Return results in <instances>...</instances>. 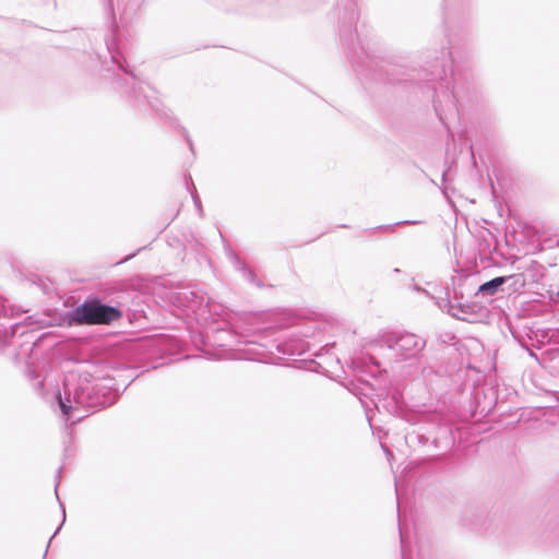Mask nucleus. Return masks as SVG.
Masks as SVG:
<instances>
[{
    "mask_svg": "<svg viewBox=\"0 0 559 559\" xmlns=\"http://www.w3.org/2000/svg\"><path fill=\"white\" fill-rule=\"evenodd\" d=\"M105 43L109 61H104L103 68L107 72H112L116 88L127 95L135 106L147 104L160 117L168 120L170 123L175 122L176 119L170 112L163 108L162 102L156 96V91L147 83L140 81L133 71L129 69L126 57L118 43L116 29H111Z\"/></svg>",
    "mask_w": 559,
    "mask_h": 559,
    "instance_id": "nucleus-1",
    "label": "nucleus"
},
{
    "mask_svg": "<svg viewBox=\"0 0 559 559\" xmlns=\"http://www.w3.org/2000/svg\"><path fill=\"white\" fill-rule=\"evenodd\" d=\"M56 400L62 415L69 420L72 418L71 413H94L111 406L118 400V392L71 372L64 377L62 390L57 391Z\"/></svg>",
    "mask_w": 559,
    "mask_h": 559,
    "instance_id": "nucleus-2",
    "label": "nucleus"
},
{
    "mask_svg": "<svg viewBox=\"0 0 559 559\" xmlns=\"http://www.w3.org/2000/svg\"><path fill=\"white\" fill-rule=\"evenodd\" d=\"M407 421L412 425L421 421L425 424L405 435V442L409 448H427L430 456L439 457L454 445L455 438L452 426L443 423L437 414L411 415Z\"/></svg>",
    "mask_w": 559,
    "mask_h": 559,
    "instance_id": "nucleus-3",
    "label": "nucleus"
},
{
    "mask_svg": "<svg viewBox=\"0 0 559 559\" xmlns=\"http://www.w3.org/2000/svg\"><path fill=\"white\" fill-rule=\"evenodd\" d=\"M460 61L454 56L453 47L441 51V57H436L433 62L427 61V66L420 70L425 81L429 83L428 90L432 92L433 108L439 115L440 99L438 88H445L447 96L456 105L462 97V87L457 83L460 74Z\"/></svg>",
    "mask_w": 559,
    "mask_h": 559,
    "instance_id": "nucleus-4",
    "label": "nucleus"
},
{
    "mask_svg": "<svg viewBox=\"0 0 559 559\" xmlns=\"http://www.w3.org/2000/svg\"><path fill=\"white\" fill-rule=\"evenodd\" d=\"M427 345L424 337L407 331H386L371 343L372 350L383 353L390 360L418 361Z\"/></svg>",
    "mask_w": 559,
    "mask_h": 559,
    "instance_id": "nucleus-5",
    "label": "nucleus"
},
{
    "mask_svg": "<svg viewBox=\"0 0 559 559\" xmlns=\"http://www.w3.org/2000/svg\"><path fill=\"white\" fill-rule=\"evenodd\" d=\"M337 27L342 46L347 50L353 68L359 73L358 67L367 57L364 47L357 41L356 23L358 21L357 0H338Z\"/></svg>",
    "mask_w": 559,
    "mask_h": 559,
    "instance_id": "nucleus-6",
    "label": "nucleus"
},
{
    "mask_svg": "<svg viewBox=\"0 0 559 559\" xmlns=\"http://www.w3.org/2000/svg\"><path fill=\"white\" fill-rule=\"evenodd\" d=\"M67 317L70 325L110 324L122 318V311L119 307L103 302L96 296H90Z\"/></svg>",
    "mask_w": 559,
    "mask_h": 559,
    "instance_id": "nucleus-7",
    "label": "nucleus"
},
{
    "mask_svg": "<svg viewBox=\"0 0 559 559\" xmlns=\"http://www.w3.org/2000/svg\"><path fill=\"white\" fill-rule=\"evenodd\" d=\"M294 330L286 338L275 342V349L280 360H286L294 356H301L310 349L309 342L306 340L313 336L316 324L304 320H297L293 323Z\"/></svg>",
    "mask_w": 559,
    "mask_h": 559,
    "instance_id": "nucleus-8",
    "label": "nucleus"
},
{
    "mask_svg": "<svg viewBox=\"0 0 559 559\" xmlns=\"http://www.w3.org/2000/svg\"><path fill=\"white\" fill-rule=\"evenodd\" d=\"M169 301L186 316L198 312L203 316L210 312L204 294L195 286L187 285L175 288L169 293Z\"/></svg>",
    "mask_w": 559,
    "mask_h": 559,
    "instance_id": "nucleus-9",
    "label": "nucleus"
},
{
    "mask_svg": "<svg viewBox=\"0 0 559 559\" xmlns=\"http://www.w3.org/2000/svg\"><path fill=\"white\" fill-rule=\"evenodd\" d=\"M437 305L440 310L447 312L451 317L462 320L468 321L469 317L476 313V304L464 302V300L453 299L447 293L445 297L439 298Z\"/></svg>",
    "mask_w": 559,
    "mask_h": 559,
    "instance_id": "nucleus-10",
    "label": "nucleus"
},
{
    "mask_svg": "<svg viewBox=\"0 0 559 559\" xmlns=\"http://www.w3.org/2000/svg\"><path fill=\"white\" fill-rule=\"evenodd\" d=\"M8 312L9 310L5 306V299L0 296V354L5 352V348L10 345L11 338L17 333V331L24 328L22 322H10Z\"/></svg>",
    "mask_w": 559,
    "mask_h": 559,
    "instance_id": "nucleus-11",
    "label": "nucleus"
},
{
    "mask_svg": "<svg viewBox=\"0 0 559 559\" xmlns=\"http://www.w3.org/2000/svg\"><path fill=\"white\" fill-rule=\"evenodd\" d=\"M453 299L464 300L465 297H478L476 295V276L473 274H463L452 277Z\"/></svg>",
    "mask_w": 559,
    "mask_h": 559,
    "instance_id": "nucleus-12",
    "label": "nucleus"
},
{
    "mask_svg": "<svg viewBox=\"0 0 559 559\" xmlns=\"http://www.w3.org/2000/svg\"><path fill=\"white\" fill-rule=\"evenodd\" d=\"M228 258L235 270L238 271L248 283L259 288L264 287V284L258 278L254 271L245 261H242L236 252L230 250L228 252Z\"/></svg>",
    "mask_w": 559,
    "mask_h": 559,
    "instance_id": "nucleus-13",
    "label": "nucleus"
},
{
    "mask_svg": "<svg viewBox=\"0 0 559 559\" xmlns=\"http://www.w3.org/2000/svg\"><path fill=\"white\" fill-rule=\"evenodd\" d=\"M540 366L559 377V347H548L540 354Z\"/></svg>",
    "mask_w": 559,
    "mask_h": 559,
    "instance_id": "nucleus-14",
    "label": "nucleus"
},
{
    "mask_svg": "<svg viewBox=\"0 0 559 559\" xmlns=\"http://www.w3.org/2000/svg\"><path fill=\"white\" fill-rule=\"evenodd\" d=\"M507 280L502 276L493 277L477 286L476 295L481 298L490 299L499 290L503 292L502 286L506 285Z\"/></svg>",
    "mask_w": 559,
    "mask_h": 559,
    "instance_id": "nucleus-15",
    "label": "nucleus"
},
{
    "mask_svg": "<svg viewBox=\"0 0 559 559\" xmlns=\"http://www.w3.org/2000/svg\"><path fill=\"white\" fill-rule=\"evenodd\" d=\"M524 336L536 344V348L540 349L545 345H550V328L533 329L527 328Z\"/></svg>",
    "mask_w": 559,
    "mask_h": 559,
    "instance_id": "nucleus-16",
    "label": "nucleus"
},
{
    "mask_svg": "<svg viewBox=\"0 0 559 559\" xmlns=\"http://www.w3.org/2000/svg\"><path fill=\"white\" fill-rule=\"evenodd\" d=\"M510 332L518 344L528 353V356L534 358L540 365V356H537L532 349V347H536V344L528 341L516 328H510Z\"/></svg>",
    "mask_w": 559,
    "mask_h": 559,
    "instance_id": "nucleus-17",
    "label": "nucleus"
},
{
    "mask_svg": "<svg viewBox=\"0 0 559 559\" xmlns=\"http://www.w3.org/2000/svg\"><path fill=\"white\" fill-rule=\"evenodd\" d=\"M507 280L509 289L516 292L525 286L526 280L523 273L502 276Z\"/></svg>",
    "mask_w": 559,
    "mask_h": 559,
    "instance_id": "nucleus-18",
    "label": "nucleus"
},
{
    "mask_svg": "<svg viewBox=\"0 0 559 559\" xmlns=\"http://www.w3.org/2000/svg\"><path fill=\"white\" fill-rule=\"evenodd\" d=\"M420 223H421L420 221L406 219V221H400V222H396V223H393V224L379 225L377 227L371 228V230H393L395 226L417 225V224H420Z\"/></svg>",
    "mask_w": 559,
    "mask_h": 559,
    "instance_id": "nucleus-19",
    "label": "nucleus"
},
{
    "mask_svg": "<svg viewBox=\"0 0 559 559\" xmlns=\"http://www.w3.org/2000/svg\"><path fill=\"white\" fill-rule=\"evenodd\" d=\"M59 503H60V507H61V510H62V522H61V524L57 527V530L53 532L52 536L49 538V540H48V543H47V546H46V549H45V552H44V556H43V559H45V558H46L47 552H48V548H49V546H50V544H51V540H52V539L56 537V535L60 532V530H61V527H62V525H63V523H64V521H66V509H64V507L62 506V503H61L60 501H59Z\"/></svg>",
    "mask_w": 559,
    "mask_h": 559,
    "instance_id": "nucleus-20",
    "label": "nucleus"
},
{
    "mask_svg": "<svg viewBox=\"0 0 559 559\" xmlns=\"http://www.w3.org/2000/svg\"><path fill=\"white\" fill-rule=\"evenodd\" d=\"M443 22H444L447 31L450 32L455 22V16L452 11L448 10V8L444 10Z\"/></svg>",
    "mask_w": 559,
    "mask_h": 559,
    "instance_id": "nucleus-21",
    "label": "nucleus"
},
{
    "mask_svg": "<svg viewBox=\"0 0 559 559\" xmlns=\"http://www.w3.org/2000/svg\"><path fill=\"white\" fill-rule=\"evenodd\" d=\"M399 533H400V542H401V559H411L407 555L404 535L402 533L401 523H399Z\"/></svg>",
    "mask_w": 559,
    "mask_h": 559,
    "instance_id": "nucleus-22",
    "label": "nucleus"
},
{
    "mask_svg": "<svg viewBox=\"0 0 559 559\" xmlns=\"http://www.w3.org/2000/svg\"><path fill=\"white\" fill-rule=\"evenodd\" d=\"M192 187H193V191L191 192V197H192V200H193V203H194V206L195 209L198 210L200 216L203 214V209H202V203H201V199L200 197L198 195L197 193V190H195V187L194 185L192 183Z\"/></svg>",
    "mask_w": 559,
    "mask_h": 559,
    "instance_id": "nucleus-23",
    "label": "nucleus"
},
{
    "mask_svg": "<svg viewBox=\"0 0 559 559\" xmlns=\"http://www.w3.org/2000/svg\"><path fill=\"white\" fill-rule=\"evenodd\" d=\"M180 130H181V133H182L185 140L187 141V143L189 145L190 151L193 153L194 152L193 142H192L187 129L185 127L180 126Z\"/></svg>",
    "mask_w": 559,
    "mask_h": 559,
    "instance_id": "nucleus-24",
    "label": "nucleus"
},
{
    "mask_svg": "<svg viewBox=\"0 0 559 559\" xmlns=\"http://www.w3.org/2000/svg\"><path fill=\"white\" fill-rule=\"evenodd\" d=\"M550 344H559V329L550 328Z\"/></svg>",
    "mask_w": 559,
    "mask_h": 559,
    "instance_id": "nucleus-25",
    "label": "nucleus"
},
{
    "mask_svg": "<svg viewBox=\"0 0 559 559\" xmlns=\"http://www.w3.org/2000/svg\"><path fill=\"white\" fill-rule=\"evenodd\" d=\"M62 468H63L62 466H60V467L58 468L57 474H56V477H55V478H56L55 493H56V497H57V499H58V500H59V497H58L57 488H58V486H59V481H60V479H61Z\"/></svg>",
    "mask_w": 559,
    "mask_h": 559,
    "instance_id": "nucleus-26",
    "label": "nucleus"
},
{
    "mask_svg": "<svg viewBox=\"0 0 559 559\" xmlns=\"http://www.w3.org/2000/svg\"><path fill=\"white\" fill-rule=\"evenodd\" d=\"M461 522H462V525H463V526L469 527L471 530H474V528H475V526H476V523H474V522H467V520H466V518H465V516H463V518H462Z\"/></svg>",
    "mask_w": 559,
    "mask_h": 559,
    "instance_id": "nucleus-27",
    "label": "nucleus"
},
{
    "mask_svg": "<svg viewBox=\"0 0 559 559\" xmlns=\"http://www.w3.org/2000/svg\"><path fill=\"white\" fill-rule=\"evenodd\" d=\"M414 290H416V292H423V293H426V294L428 295V293H427L424 288H421L420 286H418V285H414Z\"/></svg>",
    "mask_w": 559,
    "mask_h": 559,
    "instance_id": "nucleus-28",
    "label": "nucleus"
},
{
    "mask_svg": "<svg viewBox=\"0 0 559 559\" xmlns=\"http://www.w3.org/2000/svg\"><path fill=\"white\" fill-rule=\"evenodd\" d=\"M28 377H29L31 379H36V378H38V374H36V372H35V371H28Z\"/></svg>",
    "mask_w": 559,
    "mask_h": 559,
    "instance_id": "nucleus-29",
    "label": "nucleus"
},
{
    "mask_svg": "<svg viewBox=\"0 0 559 559\" xmlns=\"http://www.w3.org/2000/svg\"><path fill=\"white\" fill-rule=\"evenodd\" d=\"M370 359L372 360V364L376 365L377 367L381 366V364L378 360H376L373 356H371Z\"/></svg>",
    "mask_w": 559,
    "mask_h": 559,
    "instance_id": "nucleus-30",
    "label": "nucleus"
},
{
    "mask_svg": "<svg viewBox=\"0 0 559 559\" xmlns=\"http://www.w3.org/2000/svg\"><path fill=\"white\" fill-rule=\"evenodd\" d=\"M134 255H135V253H131L126 259H123L121 262H126V261L130 260L131 258H133Z\"/></svg>",
    "mask_w": 559,
    "mask_h": 559,
    "instance_id": "nucleus-31",
    "label": "nucleus"
},
{
    "mask_svg": "<svg viewBox=\"0 0 559 559\" xmlns=\"http://www.w3.org/2000/svg\"><path fill=\"white\" fill-rule=\"evenodd\" d=\"M441 179L443 182L447 180V170L442 173Z\"/></svg>",
    "mask_w": 559,
    "mask_h": 559,
    "instance_id": "nucleus-32",
    "label": "nucleus"
},
{
    "mask_svg": "<svg viewBox=\"0 0 559 559\" xmlns=\"http://www.w3.org/2000/svg\"><path fill=\"white\" fill-rule=\"evenodd\" d=\"M112 1L114 0H107L108 7H109L110 10H112Z\"/></svg>",
    "mask_w": 559,
    "mask_h": 559,
    "instance_id": "nucleus-33",
    "label": "nucleus"
},
{
    "mask_svg": "<svg viewBox=\"0 0 559 559\" xmlns=\"http://www.w3.org/2000/svg\"><path fill=\"white\" fill-rule=\"evenodd\" d=\"M396 508H397V516L400 518V503L399 502L396 504Z\"/></svg>",
    "mask_w": 559,
    "mask_h": 559,
    "instance_id": "nucleus-34",
    "label": "nucleus"
},
{
    "mask_svg": "<svg viewBox=\"0 0 559 559\" xmlns=\"http://www.w3.org/2000/svg\"><path fill=\"white\" fill-rule=\"evenodd\" d=\"M393 272H394L395 274H399V273L401 272V270L396 267V269H394V270H393Z\"/></svg>",
    "mask_w": 559,
    "mask_h": 559,
    "instance_id": "nucleus-35",
    "label": "nucleus"
},
{
    "mask_svg": "<svg viewBox=\"0 0 559 559\" xmlns=\"http://www.w3.org/2000/svg\"><path fill=\"white\" fill-rule=\"evenodd\" d=\"M37 384H38V386H40V388H43V386H44L43 381H39Z\"/></svg>",
    "mask_w": 559,
    "mask_h": 559,
    "instance_id": "nucleus-36",
    "label": "nucleus"
},
{
    "mask_svg": "<svg viewBox=\"0 0 559 559\" xmlns=\"http://www.w3.org/2000/svg\"><path fill=\"white\" fill-rule=\"evenodd\" d=\"M84 416H85V415H80V416H78V417H76V420L82 419Z\"/></svg>",
    "mask_w": 559,
    "mask_h": 559,
    "instance_id": "nucleus-37",
    "label": "nucleus"
},
{
    "mask_svg": "<svg viewBox=\"0 0 559 559\" xmlns=\"http://www.w3.org/2000/svg\"><path fill=\"white\" fill-rule=\"evenodd\" d=\"M444 1H445V3H449L451 0H444Z\"/></svg>",
    "mask_w": 559,
    "mask_h": 559,
    "instance_id": "nucleus-38",
    "label": "nucleus"
}]
</instances>
